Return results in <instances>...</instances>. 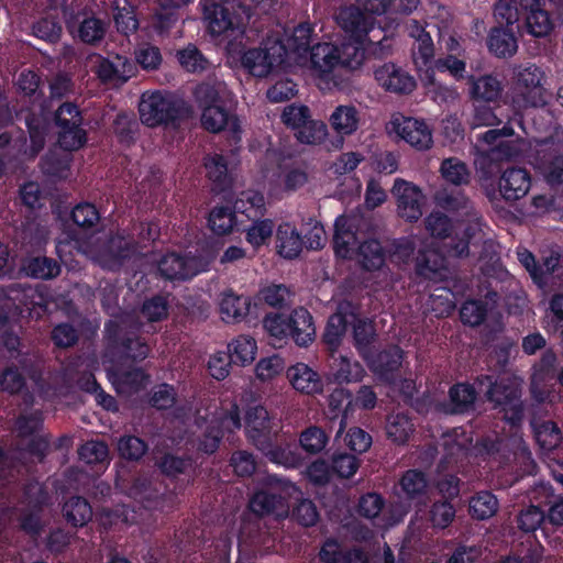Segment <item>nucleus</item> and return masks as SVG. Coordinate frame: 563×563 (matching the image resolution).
Wrapping results in <instances>:
<instances>
[{"instance_id":"obj_1","label":"nucleus","mask_w":563,"mask_h":563,"mask_svg":"<svg viewBox=\"0 0 563 563\" xmlns=\"http://www.w3.org/2000/svg\"><path fill=\"white\" fill-rule=\"evenodd\" d=\"M195 98L201 108V126L211 133L229 129L240 132L239 119L234 115L230 92L220 82H202L195 89Z\"/></svg>"},{"instance_id":"obj_2","label":"nucleus","mask_w":563,"mask_h":563,"mask_svg":"<svg viewBox=\"0 0 563 563\" xmlns=\"http://www.w3.org/2000/svg\"><path fill=\"white\" fill-rule=\"evenodd\" d=\"M333 250L338 258H353L365 271L380 269L386 262V253L382 243L376 239L363 241L356 250V233L351 229L347 219L339 216L334 222Z\"/></svg>"},{"instance_id":"obj_3","label":"nucleus","mask_w":563,"mask_h":563,"mask_svg":"<svg viewBox=\"0 0 563 563\" xmlns=\"http://www.w3.org/2000/svg\"><path fill=\"white\" fill-rule=\"evenodd\" d=\"M263 327L271 338L277 342L286 343L291 340L297 346L307 347L316 339L317 329L313 317L303 307L283 312L267 313L263 319Z\"/></svg>"},{"instance_id":"obj_4","label":"nucleus","mask_w":563,"mask_h":563,"mask_svg":"<svg viewBox=\"0 0 563 563\" xmlns=\"http://www.w3.org/2000/svg\"><path fill=\"white\" fill-rule=\"evenodd\" d=\"M547 76L540 66L527 64L515 71V80L511 88V106L516 115L530 108H543L552 93L545 87Z\"/></svg>"},{"instance_id":"obj_5","label":"nucleus","mask_w":563,"mask_h":563,"mask_svg":"<svg viewBox=\"0 0 563 563\" xmlns=\"http://www.w3.org/2000/svg\"><path fill=\"white\" fill-rule=\"evenodd\" d=\"M141 122L150 129L172 126L177 129L188 115L185 102L159 90L144 92L139 103Z\"/></svg>"},{"instance_id":"obj_6","label":"nucleus","mask_w":563,"mask_h":563,"mask_svg":"<svg viewBox=\"0 0 563 563\" xmlns=\"http://www.w3.org/2000/svg\"><path fill=\"white\" fill-rule=\"evenodd\" d=\"M235 209L244 214L252 224L246 229L245 239L253 249L258 250L266 245L274 232V221L264 219L267 211L265 196L261 191H243L235 198Z\"/></svg>"},{"instance_id":"obj_7","label":"nucleus","mask_w":563,"mask_h":563,"mask_svg":"<svg viewBox=\"0 0 563 563\" xmlns=\"http://www.w3.org/2000/svg\"><path fill=\"white\" fill-rule=\"evenodd\" d=\"M292 484L277 475H268L263 486L257 489L251 497L249 509L258 518L264 516H286L288 512L287 498Z\"/></svg>"},{"instance_id":"obj_8","label":"nucleus","mask_w":563,"mask_h":563,"mask_svg":"<svg viewBox=\"0 0 563 563\" xmlns=\"http://www.w3.org/2000/svg\"><path fill=\"white\" fill-rule=\"evenodd\" d=\"M57 132V144L66 152H75L87 143V131L84 129V117L79 107L65 101L55 110L53 117Z\"/></svg>"},{"instance_id":"obj_9","label":"nucleus","mask_w":563,"mask_h":563,"mask_svg":"<svg viewBox=\"0 0 563 563\" xmlns=\"http://www.w3.org/2000/svg\"><path fill=\"white\" fill-rule=\"evenodd\" d=\"M477 390L484 393L486 399L493 402L495 407L504 410L511 409L515 415L521 412L520 385L516 378L510 376L494 377L490 375H481L476 378Z\"/></svg>"},{"instance_id":"obj_10","label":"nucleus","mask_w":563,"mask_h":563,"mask_svg":"<svg viewBox=\"0 0 563 563\" xmlns=\"http://www.w3.org/2000/svg\"><path fill=\"white\" fill-rule=\"evenodd\" d=\"M244 426L246 438L256 450L267 448L268 441L275 440L283 430L279 419L263 405L247 407Z\"/></svg>"},{"instance_id":"obj_11","label":"nucleus","mask_w":563,"mask_h":563,"mask_svg":"<svg viewBox=\"0 0 563 563\" xmlns=\"http://www.w3.org/2000/svg\"><path fill=\"white\" fill-rule=\"evenodd\" d=\"M200 4L206 30L212 37L232 34L243 27V16L228 0H201Z\"/></svg>"},{"instance_id":"obj_12","label":"nucleus","mask_w":563,"mask_h":563,"mask_svg":"<svg viewBox=\"0 0 563 563\" xmlns=\"http://www.w3.org/2000/svg\"><path fill=\"white\" fill-rule=\"evenodd\" d=\"M404 357L402 349L397 344H390L376 353L372 350V354L363 360L382 383L396 384L401 379Z\"/></svg>"},{"instance_id":"obj_13","label":"nucleus","mask_w":563,"mask_h":563,"mask_svg":"<svg viewBox=\"0 0 563 563\" xmlns=\"http://www.w3.org/2000/svg\"><path fill=\"white\" fill-rule=\"evenodd\" d=\"M285 63V47L275 42L269 47L250 48L242 56L243 67L256 77H266Z\"/></svg>"},{"instance_id":"obj_14","label":"nucleus","mask_w":563,"mask_h":563,"mask_svg":"<svg viewBox=\"0 0 563 563\" xmlns=\"http://www.w3.org/2000/svg\"><path fill=\"white\" fill-rule=\"evenodd\" d=\"M391 192L397 198L398 212L406 221L415 222L422 216V194L418 187L401 178L394 183Z\"/></svg>"},{"instance_id":"obj_15","label":"nucleus","mask_w":563,"mask_h":563,"mask_svg":"<svg viewBox=\"0 0 563 563\" xmlns=\"http://www.w3.org/2000/svg\"><path fill=\"white\" fill-rule=\"evenodd\" d=\"M375 79L386 91L397 95H408L416 88V80L407 70L393 62L378 66Z\"/></svg>"},{"instance_id":"obj_16","label":"nucleus","mask_w":563,"mask_h":563,"mask_svg":"<svg viewBox=\"0 0 563 563\" xmlns=\"http://www.w3.org/2000/svg\"><path fill=\"white\" fill-rule=\"evenodd\" d=\"M47 102L48 101H45L42 104V110H40L37 113L32 110L21 112L26 131L29 133L30 154L32 156H36L45 148L47 136L51 131V119L45 113L47 109Z\"/></svg>"},{"instance_id":"obj_17","label":"nucleus","mask_w":563,"mask_h":563,"mask_svg":"<svg viewBox=\"0 0 563 563\" xmlns=\"http://www.w3.org/2000/svg\"><path fill=\"white\" fill-rule=\"evenodd\" d=\"M257 450L269 462L286 468H297L302 465V454L298 452L296 444L291 443L284 433H279L275 437V440L268 441V446H260Z\"/></svg>"},{"instance_id":"obj_18","label":"nucleus","mask_w":563,"mask_h":563,"mask_svg":"<svg viewBox=\"0 0 563 563\" xmlns=\"http://www.w3.org/2000/svg\"><path fill=\"white\" fill-rule=\"evenodd\" d=\"M111 383L119 395L131 397L147 388L151 375L142 367H122L111 374Z\"/></svg>"},{"instance_id":"obj_19","label":"nucleus","mask_w":563,"mask_h":563,"mask_svg":"<svg viewBox=\"0 0 563 563\" xmlns=\"http://www.w3.org/2000/svg\"><path fill=\"white\" fill-rule=\"evenodd\" d=\"M253 301L250 296L235 294L229 289L222 292L219 303L221 320L227 324H236L246 320L252 312Z\"/></svg>"},{"instance_id":"obj_20","label":"nucleus","mask_w":563,"mask_h":563,"mask_svg":"<svg viewBox=\"0 0 563 563\" xmlns=\"http://www.w3.org/2000/svg\"><path fill=\"white\" fill-rule=\"evenodd\" d=\"M530 188L531 175L526 168H508L499 178V192L507 201H516L527 196Z\"/></svg>"},{"instance_id":"obj_21","label":"nucleus","mask_w":563,"mask_h":563,"mask_svg":"<svg viewBox=\"0 0 563 563\" xmlns=\"http://www.w3.org/2000/svg\"><path fill=\"white\" fill-rule=\"evenodd\" d=\"M162 277L168 280H187L197 275L195 261L180 253H166L157 264Z\"/></svg>"},{"instance_id":"obj_22","label":"nucleus","mask_w":563,"mask_h":563,"mask_svg":"<svg viewBox=\"0 0 563 563\" xmlns=\"http://www.w3.org/2000/svg\"><path fill=\"white\" fill-rule=\"evenodd\" d=\"M338 23L352 38L365 40L373 30V18L356 5L342 9L338 15Z\"/></svg>"},{"instance_id":"obj_23","label":"nucleus","mask_w":563,"mask_h":563,"mask_svg":"<svg viewBox=\"0 0 563 563\" xmlns=\"http://www.w3.org/2000/svg\"><path fill=\"white\" fill-rule=\"evenodd\" d=\"M352 324L353 344L362 358L371 356L373 343L377 340L376 323L373 319L360 318L352 310L349 312Z\"/></svg>"},{"instance_id":"obj_24","label":"nucleus","mask_w":563,"mask_h":563,"mask_svg":"<svg viewBox=\"0 0 563 563\" xmlns=\"http://www.w3.org/2000/svg\"><path fill=\"white\" fill-rule=\"evenodd\" d=\"M488 53L499 59H508L518 51V40L512 27L493 26L486 37Z\"/></svg>"},{"instance_id":"obj_25","label":"nucleus","mask_w":563,"mask_h":563,"mask_svg":"<svg viewBox=\"0 0 563 563\" xmlns=\"http://www.w3.org/2000/svg\"><path fill=\"white\" fill-rule=\"evenodd\" d=\"M445 260L435 250H419L415 255V275L420 280H438L443 277Z\"/></svg>"},{"instance_id":"obj_26","label":"nucleus","mask_w":563,"mask_h":563,"mask_svg":"<svg viewBox=\"0 0 563 563\" xmlns=\"http://www.w3.org/2000/svg\"><path fill=\"white\" fill-rule=\"evenodd\" d=\"M537 170L550 188L563 185V153L556 147L543 151L537 161Z\"/></svg>"},{"instance_id":"obj_27","label":"nucleus","mask_w":563,"mask_h":563,"mask_svg":"<svg viewBox=\"0 0 563 563\" xmlns=\"http://www.w3.org/2000/svg\"><path fill=\"white\" fill-rule=\"evenodd\" d=\"M287 379L298 391L312 395L323 390V380L318 372L305 363H297L287 369Z\"/></svg>"},{"instance_id":"obj_28","label":"nucleus","mask_w":563,"mask_h":563,"mask_svg":"<svg viewBox=\"0 0 563 563\" xmlns=\"http://www.w3.org/2000/svg\"><path fill=\"white\" fill-rule=\"evenodd\" d=\"M398 135L417 150H428L432 144L430 128L422 121L413 118H404L396 125Z\"/></svg>"},{"instance_id":"obj_29","label":"nucleus","mask_w":563,"mask_h":563,"mask_svg":"<svg viewBox=\"0 0 563 563\" xmlns=\"http://www.w3.org/2000/svg\"><path fill=\"white\" fill-rule=\"evenodd\" d=\"M349 312H351V306L341 305L338 311L333 313L327 321L322 334V342L331 352H335L341 345L347 325L350 324Z\"/></svg>"},{"instance_id":"obj_30","label":"nucleus","mask_w":563,"mask_h":563,"mask_svg":"<svg viewBox=\"0 0 563 563\" xmlns=\"http://www.w3.org/2000/svg\"><path fill=\"white\" fill-rule=\"evenodd\" d=\"M477 390L470 383H455L449 389L445 411L451 415H464L474 410Z\"/></svg>"},{"instance_id":"obj_31","label":"nucleus","mask_w":563,"mask_h":563,"mask_svg":"<svg viewBox=\"0 0 563 563\" xmlns=\"http://www.w3.org/2000/svg\"><path fill=\"white\" fill-rule=\"evenodd\" d=\"M316 33L314 25L310 22H301L292 29L290 36L286 38L285 56L287 53L294 54L298 58H307L309 51L314 45Z\"/></svg>"},{"instance_id":"obj_32","label":"nucleus","mask_w":563,"mask_h":563,"mask_svg":"<svg viewBox=\"0 0 563 563\" xmlns=\"http://www.w3.org/2000/svg\"><path fill=\"white\" fill-rule=\"evenodd\" d=\"M468 439L461 428L445 431L439 442L443 449V463H457L468 452Z\"/></svg>"},{"instance_id":"obj_33","label":"nucleus","mask_w":563,"mask_h":563,"mask_svg":"<svg viewBox=\"0 0 563 563\" xmlns=\"http://www.w3.org/2000/svg\"><path fill=\"white\" fill-rule=\"evenodd\" d=\"M241 213L236 209V200L233 201L232 206L221 205L214 206L208 216V228L210 231L218 235L224 236L232 232L236 224V214Z\"/></svg>"},{"instance_id":"obj_34","label":"nucleus","mask_w":563,"mask_h":563,"mask_svg":"<svg viewBox=\"0 0 563 563\" xmlns=\"http://www.w3.org/2000/svg\"><path fill=\"white\" fill-rule=\"evenodd\" d=\"M277 253L284 258H297L302 252V236L290 223H282L276 230Z\"/></svg>"},{"instance_id":"obj_35","label":"nucleus","mask_w":563,"mask_h":563,"mask_svg":"<svg viewBox=\"0 0 563 563\" xmlns=\"http://www.w3.org/2000/svg\"><path fill=\"white\" fill-rule=\"evenodd\" d=\"M471 96L474 102L496 103L503 97V81L494 75L472 77Z\"/></svg>"},{"instance_id":"obj_36","label":"nucleus","mask_w":563,"mask_h":563,"mask_svg":"<svg viewBox=\"0 0 563 563\" xmlns=\"http://www.w3.org/2000/svg\"><path fill=\"white\" fill-rule=\"evenodd\" d=\"M365 40L347 37L336 45L338 67L358 68L366 58Z\"/></svg>"},{"instance_id":"obj_37","label":"nucleus","mask_w":563,"mask_h":563,"mask_svg":"<svg viewBox=\"0 0 563 563\" xmlns=\"http://www.w3.org/2000/svg\"><path fill=\"white\" fill-rule=\"evenodd\" d=\"M33 291H18L15 299L19 300L16 305L14 299L8 297L0 300V331L10 325V319L14 317H22L24 313H31L34 302L31 299Z\"/></svg>"},{"instance_id":"obj_38","label":"nucleus","mask_w":563,"mask_h":563,"mask_svg":"<svg viewBox=\"0 0 563 563\" xmlns=\"http://www.w3.org/2000/svg\"><path fill=\"white\" fill-rule=\"evenodd\" d=\"M133 253V245L120 234L112 235L103 245L101 257L106 265L112 269L120 268Z\"/></svg>"},{"instance_id":"obj_39","label":"nucleus","mask_w":563,"mask_h":563,"mask_svg":"<svg viewBox=\"0 0 563 563\" xmlns=\"http://www.w3.org/2000/svg\"><path fill=\"white\" fill-rule=\"evenodd\" d=\"M179 19L180 4H177L173 0H163L158 3L152 15L151 25L156 34L165 35L168 34Z\"/></svg>"},{"instance_id":"obj_40","label":"nucleus","mask_w":563,"mask_h":563,"mask_svg":"<svg viewBox=\"0 0 563 563\" xmlns=\"http://www.w3.org/2000/svg\"><path fill=\"white\" fill-rule=\"evenodd\" d=\"M63 518L74 528L86 526L92 518V509L88 500L80 496H73L65 501L62 508Z\"/></svg>"},{"instance_id":"obj_41","label":"nucleus","mask_w":563,"mask_h":563,"mask_svg":"<svg viewBox=\"0 0 563 563\" xmlns=\"http://www.w3.org/2000/svg\"><path fill=\"white\" fill-rule=\"evenodd\" d=\"M360 112L352 106H338L330 117V125L340 135H351L356 132L360 124Z\"/></svg>"},{"instance_id":"obj_42","label":"nucleus","mask_w":563,"mask_h":563,"mask_svg":"<svg viewBox=\"0 0 563 563\" xmlns=\"http://www.w3.org/2000/svg\"><path fill=\"white\" fill-rule=\"evenodd\" d=\"M205 168L213 190L222 192V190L230 188L232 180L228 169V162L222 155L213 154L205 157Z\"/></svg>"},{"instance_id":"obj_43","label":"nucleus","mask_w":563,"mask_h":563,"mask_svg":"<svg viewBox=\"0 0 563 563\" xmlns=\"http://www.w3.org/2000/svg\"><path fill=\"white\" fill-rule=\"evenodd\" d=\"M311 67L320 74H329L338 67L336 45L316 43L309 51Z\"/></svg>"},{"instance_id":"obj_44","label":"nucleus","mask_w":563,"mask_h":563,"mask_svg":"<svg viewBox=\"0 0 563 563\" xmlns=\"http://www.w3.org/2000/svg\"><path fill=\"white\" fill-rule=\"evenodd\" d=\"M257 343L249 335H240L228 344V356L230 362L238 366H246L255 360Z\"/></svg>"},{"instance_id":"obj_45","label":"nucleus","mask_w":563,"mask_h":563,"mask_svg":"<svg viewBox=\"0 0 563 563\" xmlns=\"http://www.w3.org/2000/svg\"><path fill=\"white\" fill-rule=\"evenodd\" d=\"M399 486L408 500H420L427 495L428 479L424 472L418 468H409L404 472Z\"/></svg>"},{"instance_id":"obj_46","label":"nucleus","mask_w":563,"mask_h":563,"mask_svg":"<svg viewBox=\"0 0 563 563\" xmlns=\"http://www.w3.org/2000/svg\"><path fill=\"white\" fill-rule=\"evenodd\" d=\"M177 401L178 390L169 383H157L146 394L147 405L158 411L174 408Z\"/></svg>"},{"instance_id":"obj_47","label":"nucleus","mask_w":563,"mask_h":563,"mask_svg":"<svg viewBox=\"0 0 563 563\" xmlns=\"http://www.w3.org/2000/svg\"><path fill=\"white\" fill-rule=\"evenodd\" d=\"M334 475L341 479L351 478L361 465L360 457L354 453H347L343 449H333L329 455Z\"/></svg>"},{"instance_id":"obj_48","label":"nucleus","mask_w":563,"mask_h":563,"mask_svg":"<svg viewBox=\"0 0 563 563\" xmlns=\"http://www.w3.org/2000/svg\"><path fill=\"white\" fill-rule=\"evenodd\" d=\"M532 428L536 442L542 450L551 452V450H555L560 445L562 441V433L554 421H533Z\"/></svg>"},{"instance_id":"obj_49","label":"nucleus","mask_w":563,"mask_h":563,"mask_svg":"<svg viewBox=\"0 0 563 563\" xmlns=\"http://www.w3.org/2000/svg\"><path fill=\"white\" fill-rule=\"evenodd\" d=\"M25 274L32 278L37 279H52L60 274L62 267L58 261L54 257H31L23 265Z\"/></svg>"},{"instance_id":"obj_50","label":"nucleus","mask_w":563,"mask_h":563,"mask_svg":"<svg viewBox=\"0 0 563 563\" xmlns=\"http://www.w3.org/2000/svg\"><path fill=\"white\" fill-rule=\"evenodd\" d=\"M415 431V426L406 413L398 412L388 418L386 434L389 440L398 445L406 444Z\"/></svg>"},{"instance_id":"obj_51","label":"nucleus","mask_w":563,"mask_h":563,"mask_svg":"<svg viewBox=\"0 0 563 563\" xmlns=\"http://www.w3.org/2000/svg\"><path fill=\"white\" fill-rule=\"evenodd\" d=\"M328 400L329 409L333 418H338L339 416H341L340 428L335 437L339 438L345 426L347 412L351 409L352 404L354 401L353 395L349 389H344V387H335L329 395Z\"/></svg>"},{"instance_id":"obj_52","label":"nucleus","mask_w":563,"mask_h":563,"mask_svg":"<svg viewBox=\"0 0 563 563\" xmlns=\"http://www.w3.org/2000/svg\"><path fill=\"white\" fill-rule=\"evenodd\" d=\"M440 170L443 179L456 187L468 185L471 181L468 166L457 157L443 159Z\"/></svg>"},{"instance_id":"obj_53","label":"nucleus","mask_w":563,"mask_h":563,"mask_svg":"<svg viewBox=\"0 0 563 563\" xmlns=\"http://www.w3.org/2000/svg\"><path fill=\"white\" fill-rule=\"evenodd\" d=\"M191 464V457L180 456L175 453H164L155 461V465L159 473L172 479L185 474Z\"/></svg>"},{"instance_id":"obj_54","label":"nucleus","mask_w":563,"mask_h":563,"mask_svg":"<svg viewBox=\"0 0 563 563\" xmlns=\"http://www.w3.org/2000/svg\"><path fill=\"white\" fill-rule=\"evenodd\" d=\"M364 375L363 366L357 361L346 356L340 357L332 372L333 379L338 384L358 383Z\"/></svg>"},{"instance_id":"obj_55","label":"nucleus","mask_w":563,"mask_h":563,"mask_svg":"<svg viewBox=\"0 0 563 563\" xmlns=\"http://www.w3.org/2000/svg\"><path fill=\"white\" fill-rule=\"evenodd\" d=\"M498 509V501L488 490L476 493L470 500V515L478 520L492 518Z\"/></svg>"},{"instance_id":"obj_56","label":"nucleus","mask_w":563,"mask_h":563,"mask_svg":"<svg viewBox=\"0 0 563 563\" xmlns=\"http://www.w3.org/2000/svg\"><path fill=\"white\" fill-rule=\"evenodd\" d=\"M150 345L146 341L135 333H131L125 342L121 344L119 351L114 354L120 360H130L134 363L144 361L150 354Z\"/></svg>"},{"instance_id":"obj_57","label":"nucleus","mask_w":563,"mask_h":563,"mask_svg":"<svg viewBox=\"0 0 563 563\" xmlns=\"http://www.w3.org/2000/svg\"><path fill=\"white\" fill-rule=\"evenodd\" d=\"M328 443V433L317 426L306 428L301 435H299V445H301V450L308 454H319V452L327 448Z\"/></svg>"},{"instance_id":"obj_58","label":"nucleus","mask_w":563,"mask_h":563,"mask_svg":"<svg viewBox=\"0 0 563 563\" xmlns=\"http://www.w3.org/2000/svg\"><path fill=\"white\" fill-rule=\"evenodd\" d=\"M487 313V301L483 299H468L461 307L460 318L464 324L477 327L486 319Z\"/></svg>"},{"instance_id":"obj_59","label":"nucleus","mask_w":563,"mask_h":563,"mask_svg":"<svg viewBox=\"0 0 563 563\" xmlns=\"http://www.w3.org/2000/svg\"><path fill=\"white\" fill-rule=\"evenodd\" d=\"M0 340L2 345L10 353V357L15 358L21 368L30 374L29 355L20 351V336L11 329V325L0 331Z\"/></svg>"},{"instance_id":"obj_60","label":"nucleus","mask_w":563,"mask_h":563,"mask_svg":"<svg viewBox=\"0 0 563 563\" xmlns=\"http://www.w3.org/2000/svg\"><path fill=\"white\" fill-rule=\"evenodd\" d=\"M70 218L78 228L90 230L99 222L100 213L93 203L81 201L73 208Z\"/></svg>"},{"instance_id":"obj_61","label":"nucleus","mask_w":563,"mask_h":563,"mask_svg":"<svg viewBox=\"0 0 563 563\" xmlns=\"http://www.w3.org/2000/svg\"><path fill=\"white\" fill-rule=\"evenodd\" d=\"M106 32L107 29L100 19L89 16L80 22L77 37L85 44L93 45L103 38Z\"/></svg>"},{"instance_id":"obj_62","label":"nucleus","mask_w":563,"mask_h":563,"mask_svg":"<svg viewBox=\"0 0 563 563\" xmlns=\"http://www.w3.org/2000/svg\"><path fill=\"white\" fill-rule=\"evenodd\" d=\"M79 460L86 464L109 462V446L102 441H88L78 449Z\"/></svg>"},{"instance_id":"obj_63","label":"nucleus","mask_w":563,"mask_h":563,"mask_svg":"<svg viewBox=\"0 0 563 563\" xmlns=\"http://www.w3.org/2000/svg\"><path fill=\"white\" fill-rule=\"evenodd\" d=\"M147 450V443L136 435H124L118 443L119 454L128 461L141 460Z\"/></svg>"},{"instance_id":"obj_64","label":"nucleus","mask_w":563,"mask_h":563,"mask_svg":"<svg viewBox=\"0 0 563 563\" xmlns=\"http://www.w3.org/2000/svg\"><path fill=\"white\" fill-rule=\"evenodd\" d=\"M137 129V122L126 113L118 114L113 123V131L118 141L126 146H130L135 142Z\"/></svg>"}]
</instances>
